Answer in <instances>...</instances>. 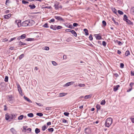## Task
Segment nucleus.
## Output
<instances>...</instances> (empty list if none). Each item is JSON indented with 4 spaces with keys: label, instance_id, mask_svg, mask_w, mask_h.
<instances>
[{
    "label": "nucleus",
    "instance_id": "obj_1",
    "mask_svg": "<svg viewBox=\"0 0 134 134\" xmlns=\"http://www.w3.org/2000/svg\"><path fill=\"white\" fill-rule=\"evenodd\" d=\"M7 99L8 102L11 104L14 102L15 100L14 97L12 94L7 95Z\"/></svg>",
    "mask_w": 134,
    "mask_h": 134
},
{
    "label": "nucleus",
    "instance_id": "obj_2",
    "mask_svg": "<svg viewBox=\"0 0 134 134\" xmlns=\"http://www.w3.org/2000/svg\"><path fill=\"white\" fill-rule=\"evenodd\" d=\"M112 122V119L111 118H108L106 120L105 123V126L109 127Z\"/></svg>",
    "mask_w": 134,
    "mask_h": 134
},
{
    "label": "nucleus",
    "instance_id": "obj_3",
    "mask_svg": "<svg viewBox=\"0 0 134 134\" xmlns=\"http://www.w3.org/2000/svg\"><path fill=\"white\" fill-rule=\"evenodd\" d=\"M28 26H31L35 23L34 21L32 19H29L27 20Z\"/></svg>",
    "mask_w": 134,
    "mask_h": 134
},
{
    "label": "nucleus",
    "instance_id": "obj_4",
    "mask_svg": "<svg viewBox=\"0 0 134 134\" xmlns=\"http://www.w3.org/2000/svg\"><path fill=\"white\" fill-rule=\"evenodd\" d=\"M16 85L17 87L18 90L19 92V93L20 94V95L22 96L23 93L22 91L20 85L18 83H17Z\"/></svg>",
    "mask_w": 134,
    "mask_h": 134
},
{
    "label": "nucleus",
    "instance_id": "obj_5",
    "mask_svg": "<svg viewBox=\"0 0 134 134\" xmlns=\"http://www.w3.org/2000/svg\"><path fill=\"white\" fill-rule=\"evenodd\" d=\"M54 18L55 19L59 21H64V20L60 16H55Z\"/></svg>",
    "mask_w": 134,
    "mask_h": 134
},
{
    "label": "nucleus",
    "instance_id": "obj_6",
    "mask_svg": "<svg viewBox=\"0 0 134 134\" xmlns=\"http://www.w3.org/2000/svg\"><path fill=\"white\" fill-rule=\"evenodd\" d=\"M15 22L17 24L18 27H20L22 26L20 20H16Z\"/></svg>",
    "mask_w": 134,
    "mask_h": 134
},
{
    "label": "nucleus",
    "instance_id": "obj_7",
    "mask_svg": "<svg viewBox=\"0 0 134 134\" xmlns=\"http://www.w3.org/2000/svg\"><path fill=\"white\" fill-rule=\"evenodd\" d=\"M27 20H25L21 23L22 26H28V24L27 23Z\"/></svg>",
    "mask_w": 134,
    "mask_h": 134
},
{
    "label": "nucleus",
    "instance_id": "obj_8",
    "mask_svg": "<svg viewBox=\"0 0 134 134\" xmlns=\"http://www.w3.org/2000/svg\"><path fill=\"white\" fill-rule=\"evenodd\" d=\"M75 82L74 81H71L70 82H69L67 83H66L65 85V86L67 87L71 85H72L74 84L75 83Z\"/></svg>",
    "mask_w": 134,
    "mask_h": 134
},
{
    "label": "nucleus",
    "instance_id": "obj_9",
    "mask_svg": "<svg viewBox=\"0 0 134 134\" xmlns=\"http://www.w3.org/2000/svg\"><path fill=\"white\" fill-rule=\"evenodd\" d=\"M16 116V115L14 114H12L10 115V120L15 119Z\"/></svg>",
    "mask_w": 134,
    "mask_h": 134
},
{
    "label": "nucleus",
    "instance_id": "obj_10",
    "mask_svg": "<svg viewBox=\"0 0 134 134\" xmlns=\"http://www.w3.org/2000/svg\"><path fill=\"white\" fill-rule=\"evenodd\" d=\"M85 132L87 134H90V131L89 129L86 128L85 130Z\"/></svg>",
    "mask_w": 134,
    "mask_h": 134
},
{
    "label": "nucleus",
    "instance_id": "obj_11",
    "mask_svg": "<svg viewBox=\"0 0 134 134\" xmlns=\"http://www.w3.org/2000/svg\"><path fill=\"white\" fill-rule=\"evenodd\" d=\"M59 3L58 2L55 3L54 5V7L56 10H57L59 8Z\"/></svg>",
    "mask_w": 134,
    "mask_h": 134
},
{
    "label": "nucleus",
    "instance_id": "obj_12",
    "mask_svg": "<svg viewBox=\"0 0 134 134\" xmlns=\"http://www.w3.org/2000/svg\"><path fill=\"white\" fill-rule=\"evenodd\" d=\"M4 16L5 19H8L11 17V14H9L7 15H4Z\"/></svg>",
    "mask_w": 134,
    "mask_h": 134
},
{
    "label": "nucleus",
    "instance_id": "obj_13",
    "mask_svg": "<svg viewBox=\"0 0 134 134\" xmlns=\"http://www.w3.org/2000/svg\"><path fill=\"white\" fill-rule=\"evenodd\" d=\"M56 26L57 25H56L54 26L52 25H51L50 27L51 29H52L53 30H57Z\"/></svg>",
    "mask_w": 134,
    "mask_h": 134
},
{
    "label": "nucleus",
    "instance_id": "obj_14",
    "mask_svg": "<svg viewBox=\"0 0 134 134\" xmlns=\"http://www.w3.org/2000/svg\"><path fill=\"white\" fill-rule=\"evenodd\" d=\"M96 107L97 109V113H98V111L100 109V106L99 104H97Z\"/></svg>",
    "mask_w": 134,
    "mask_h": 134
},
{
    "label": "nucleus",
    "instance_id": "obj_15",
    "mask_svg": "<svg viewBox=\"0 0 134 134\" xmlns=\"http://www.w3.org/2000/svg\"><path fill=\"white\" fill-rule=\"evenodd\" d=\"M120 87V86L119 85H117L115 86L114 87V91H117L119 87Z\"/></svg>",
    "mask_w": 134,
    "mask_h": 134
},
{
    "label": "nucleus",
    "instance_id": "obj_16",
    "mask_svg": "<svg viewBox=\"0 0 134 134\" xmlns=\"http://www.w3.org/2000/svg\"><path fill=\"white\" fill-rule=\"evenodd\" d=\"M29 6L30 7L31 9H33L36 8V6L34 4L29 5Z\"/></svg>",
    "mask_w": 134,
    "mask_h": 134
},
{
    "label": "nucleus",
    "instance_id": "obj_17",
    "mask_svg": "<svg viewBox=\"0 0 134 134\" xmlns=\"http://www.w3.org/2000/svg\"><path fill=\"white\" fill-rule=\"evenodd\" d=\"M92 96V95L91 94L87 95L85 96L84 97V98L86 99H87L89 98H90Z\"/></svg>",
    "mask_w": 134,
    "mask_h": 134
},
{
    "label": "nucleus",
    "instance_id": "obj_18",
    "mask_svg": "<svg viewBox=\"0 0 134 134\" xmlns=\"http://www.w3.org/2000/svg\"><path fill=\"white\" fill-rule=\"evenodd\" d=\"M24 98L26 100H27L28 102L29 103H32V102L31 100L29 99L27 97H25V96H24Z\"/></svg>",
    "mask_w": 134,
    "mask_h": 134
},
{
    "label": "nucleus",
    "instance_id": "obj_19",
    "mask_svg": "<svg viewBox=\"0 0 134 134\" xmlns=\"http://www.w3.org/2000/svg\"><path fill=\"white\" fill-rule=\"evenodd\" d=\"M10 131L13 134H15L16 132L15 130L13 128H12L10 129Z\"/></svg>",
    "mask_w": 134,
    "mask_h": 134
},
{
    "label": "nucleus",
    "instance_id": "obj_20",
    "mask_svg": "<svg viewBox=\"0 0 134 134\" xmlns=\"http://www.w3.org/2000/svg\"><path fill=\"white\" fill-rule=\"evenodd\" d=\"M5 119L7 120L9 119H10V115H9L8 114H6L5 115Z\"/></svg>",
    "mask_w": 134,
    "mask_h": 134
},
{
    "label": "nucleus",
    "instance_id": "obj_21",
    "mask_svg": "<svg viewBox=\"0 0 134 134\" xmlns=\"http://www.w3.org/2000/svg\"><path fill=\"white\" fill-rule=\"evenodd\" d=\"M71 32L74 36H77V35L76 33L74 30H72L71 31Z\"/></svg>",
    "mask_w": 134,
    "mask_h": 134
},
{
    "label": "nucleus",
    "instance_id": "obj_22",
    "mask_svg": "<svg viewBox=\"0 0 134 134\" xmlns=\"http://www.w3.org/2000/svg\"><path fill=\"white\" fill-rule=\"evenodd\" d=\"M48 127V126H47L46 125H44V126L42 127V130L44 131Z\"/></svg>",
    "mask_w": 134,
    "mask_h": 134
},
{
    "label": "nucleus",
    "instance_id": "obj_23",
    "mask_svg": "<svg viewBox=\"0 0 134 134\" xmlns=\"http://www.w3.org/2000/svg\"><path fill=\"white\" fill-rule=\"evenodd\" d=\"M97 35L96 36V38L97 40H100L101 39L102 37L99 34L96 35Z\"/></svg>",
    "mask_w": 134,
    "mask_h": 134
},
{
    "label": "nucleus",
    "instance_id": "obj_24",
    "mask_svg": "<svg viewBox=\"0 0 134 134\" xmlns=\"http://www.w3.org/2000/svg\"><path fill=\"white\" fill-rule=\"evenodd\" d=\"M112 20L113 21H114V22L115 24L116 25H119V23L118 22H116L114 18H112Z\"/></svg>",
    "mask_w": 134,
    "mask_h": 134
},
{
    "label": "nucleus",
    "instance_id": "obj_25",
    "mask_svg": "<svg viewBox=\"0 0 134 134\" xmlns=\"http://www.w3.org/2000/svg\"><path fill=\"white\" fill-rule=\"evenodd\" d=\"M35 133L37 134L40 132V130L38 128H36L35 129Z\"/></svg>",
    "mask_w": 134,
    "mask_h": 134
},
{
    "label": "nucleus",
    "instance_id": "obj_26",
    "mask_svg": "<svg viewBox=\"0 0 134 134\" xmlns=\"http://www.w3.org/2000/svg\"><path fill=\"white\" fill-rule=\"evenodd\" d=\"M83 31L85 32L86 35H89L88 30L87 29H84Z\"/></svg>",
    "mask_w": 134,
    "mask_h": 134
},
{
    "label": "nucleus",
    "instance_id": "obj_27",
    "mask_svg": "<svg viewBox=\"0 0 134 134\" xmlns=\"http://www.w3.org/2000/svg\"><path fill=\"white\" fill-rule=\"evenodd\" d=\"M21 39H25L26 37V35L25 34H23L20 36Z\"/></svg>",
    "mask_w": 134,
    "mask_h": 134
},
{
    "label": "nucleus",
    "instance_id": "obj_28",
    "mask_svg": "<svg viewBox=\"0 0 134 134\" xmlns=\"http://www.w3.org/2000/svg\"><path fill=\"white\" fill-rule=\"evenodd\" d=\"M24 117V115H20L18 117V119L19 120H22Z\"/></svg>",
    "mask_w": 134,
    "mask_h": 134
},
{
    "label": "nucleus",
    "instance_id": "obj_29",
    "mask_svg": "<svg viewBox=\"0 0 134 134\" xmlns=\"http://www.w3.org/2000/svg\"><path fill=\"white\" fill-rule=\"evenodd\" d=\"M128 19L127 17L126 16V15L125 14L124 15V18H123V20L124 21H126Z\"/></svg>",
    "mask_w": 134,
    "mask_h": 134
},
{
    "label": "nucleus",
    "instance_id": "obj_30",
    "mask_svg": "<svg viewBox=\"0 0 134 134\" xmlns=\"http://www.w3.org/2000/svg\"><path fill=\"white\" fill-rule=\"evenodd\" d=\"M67 93H61L59 94V96L60 97H62L66 95Z\"/></svg>",
    "mask_w": 134,
    "mask_h": 134
},
{
    "label": "nucleus",
    "instance_id": "obj_31",
    "mask_svg": "<svg viewBox=\"0 0 134 134\" xmlns=\"http://www.w3.org/2000/svg\"><path fill=\"white\" fill-rule=\"evenodd\" d=\"M126 21L129 24L132 25L133 24V23L129 19H127Z\"/></svg>",
    "mask_w": 134,
    "mask_h": 134
},
{
    "label": "nucleus",
    "instance_id": "obj_32",
    "mask_svg": "<svg viewBox=\"0 0 134 134\" xmlns=\"http://www.w3.org/2000/svg\"><path fill=\"white\" fill-rule=\"evenodd\" d=\"M34 116V114L32 113H30L27 114V116L30 117H33Z\"/></svg>",
    "mask_w": 134,
    "mask_h": 134
},
{
    "label": "nucleus",
    "instance_id": "obj_33",
    "mask_svg": "<svg viewBox=\"0 0 134 134\" xmlns=\"http://www.w3.org/2000/svg\"><path fill=\"white\" fill-rule=\"evenodd\" d=\"M131 12L132 14L134 15V7L131 8Z\"/></svg>",
    "mask_w": 134,
    "mask_h": 134
},
{
    "label": "nucleus",
    "instance_id": "obj_34",
    "mask_svg": "<svg viewBox=\"0 0 134 134\" xmlns=\"http://www.w3.org/2000/svg\"><path fill=\"white\" fill-rule=\"evenodd\" d=\"M43 27L46 28H48L49 27V26H48V24L47 23H45L43 25Z\"/></svg>",
    "mask_w": 134,
    "mask_h": 134
},
{
    "label": "nucleus",
    "instance_id": "obj_35",
    "mask_svg": "<svg viewBox=\"0 0 134 134\" xmlns=\"http://www.w3.org/2000/svg\"><path fill=\"white\" fill-rule=\"evenodd\" d=\"M36 115L38 116L41 117L43 116V114L41 113H38L36 114Z\"/></svg>",
    "mask_w": 134,
    "mask_h": 134
},
{
    "label": "nucleus",
    "instance_id": "obj_36",
    "mask_svg": "<svg viewBox=\"0 0 134 134\" xmlns=\"http://www.w3.org/2000/svg\"><path fill=\"white\" fill-rule=\"evenodd\" d=\"M130 54V52L129 50L126 51L125 53V55L126 56H127Z\"/></svg>",
    "mask_w": 134,
    "mask_h": 134
},
{
    "label": "nucleus",
    "instance_id": "obj_37",
    "mask_svg": "<svg viewBox=\"0 0 134 134\" xmlns=\"http://www.w3.org/2000/svg\"><path fill=\"white\" fill-rule=\"evenodd\" d=\"M26 40L27 41H32L34 40V38H27L26 39Z\"/></svg>",
    "mask_w": 134,
    "mask_h": 134
},
{
    "label": "nucleus",
    "instance_id": "obj_38",
    "mask_svg": "<svg viewBox=\"0 0 134 134\" xmlns=\"http://www.w3.org/2000/svg\"><path fill=\"white\" fill-rule=\"evenodd\" d=\"M47 130L48 131L50 132H52L54 131V129L53 128H51L48 129Z\"/></svg>",
    "mask_w": 134,
    "mask_h": 134
},
{
    "label": "nucleus",
    "instance_id": "obj_39",
    "mask_svg": "<svg viewBox=\"0 0 134 134\" xmlns=\"http://www.w3.org/2000/svg\"><path fill=\"white\" fill-rule=\"evenodd\" d=\"M117 42L119 46H121L123 44V43L120 41H118V40L116 41Z\"/></svg>",
    "mask_w": 134,
    "mask_h": 134
},
{
    "label": "nucleus",
    "instance_id": "obj_40",
    "mask_svg": "<svg viewBox=\"0 0 134 134\" xmlns=\"http://www.w3.org/2000/svg\"><path fill=\"white\" fill-rule=\"evenodd\" d=\"M62 27L61 26L59 25H58L56 26V28L57 30H59L62 29Z\"/></svg>",
    "mask_w": 134,
    "mask_h": 134
},
{
    "label": "nucleus",
    "instance_id": "obj_41",
    "mask_svg": "<svg viewBox=\"0 0 134 134\" xmlns=\"http://www.w3.org/2000/svg\"><path fill=\"white\" fill-rule=\"evenodd\" d=\"M22 3L24 4L29 3V2L28 1H26L24 0H22Z\"/></svg>",
    "mask_w": 134,
    "mask_h": 134
},
{
    "label": "nucleus",
    "instance_id": "obj_42",
    "mask_svg": "<svg viewBox=\"0 0 134 134\" xmlns=\"http://www.w3.org/2000/svg\"><path fill=\"white\" fill-rule=\"evenodd\" d=\"M105 100H103L101 101L100 102V104L102 105H104L105 104Z\"/></svg>",
    "mask_w": 134,
    "mask_h": 134
},
{
    "label": "nucleus",
    "instance_id": "obj_43",
    "mask_svg": "<svg viewBox=\"0 0 134 134\" xmlns=\"http://www.w3.org/2000/svg\"><path fill=\"white\" fill-rule=\"evenodd\" d=\"M103 25L104 26H105L106 25V23L104 20H103L102 22Z\"/></svg>",
    "mask_w": 134,
    "mask_h": 134
},
{
    "label": "nucleus",
    "instance_id": "obj_44",
    "mask_svg": "<svg viewBox=\"0 0 134 134\" xmlns=\"http://www.w3.org/2000/svg\"><path fill=\"white\" fill-rule=\"evenodd\" d=\"M64 114L66 116H68L69 114V113L67 112H64Z\"/></svg>",
    "mask_w": 134,
    "mask_h": 134
},
{
    "label": "nucleus",
    "instance_id": "obj_45",
    "mask_svg": "<svg viewBox=\"0 0 134 134\" xmlns=\"http://www.w3.org/2000/svg\"><path fill=\"white\" fill-rule=\"evenodd\" d=\"M118 13L121 15H122L124 14L123 12L120 10H118Z\"/></svg>",
    "mask_w": 134,
    "mask_h": 134
},
{
    "label": "nucleus",
    "instance_id": "obj_46",
    "mask_svg": "<svg viewBox=\"0 0 134 134\" xmlns=\"http://www.w3.org/2000/svg\"><path fill=\"white\" fill-rule=\"evenodd\" d=\"M112 10L114 13L116 14V10L115 8H113Z\"/></svg>",
    "mask_w": 134,
    "mask_h": 134
},
{
    "label": "nucleus",
    "instance_id": "obj_47",
    "mask_svg": "<svg viewBox=\"0 0 134 134\" xmlns=\"http://www.w3.org/2000/svg\"><path fill=\"white\" fill-rule=\"evenodd\" d=\"M8 76H6L4 79V81L5 82H7L8 81Z\"/></svg>",
    "mask_w": 134,
    "mask_h": 134
},
{
    "label": "nucleus",
    "instance_id": "obj_48",
    "mask_svg": "<svg viewBox=\"0 0 134 134\" xmlns=\"http://www.w3.org/2000/svg\"><path fill=\"white\" fill-rule=\"evenodd\" d=\"M27 126H24L23 127V130H25V132H26V130H27L26 128H27Z\"/></svg>",
    "mask_w": 134,
    "mask_h": 134
},
{
    "label": "nucleus",
    "instance_id": "obj_49",
    "mask_svg": "<svg viewBox=\"0 0 134 134\" xmlns=\"http://www.w3.org/2000/svg\"><path fill=\"white\" fill-rule=\"evenodd\" d=\"M24 56V54H22L19 56V59H21Z\"/></svg>",
    "mask_w": 134,
    "mask_h": 134
},
{
    "label": "nucleus",
    "instance_id": "obj_50",
    "mask_svg": "<svg viewBox=\"0 0 134 134\" xmlns=\"http://www.w3.org/2000/svg\"><path fill=\"white\" fill-rule=\"evenodd\" d=\"M18 45L19 46L22 47V46L23 45V42L21 41L19 42Z\"/></svg>",
    "mask_w": 134,
    "mask_h": 134
},
{
    "label": "nucleus",
    "instance_id": "obj_51",
    "mask_svg": "<svg viewBox=\"0 0 134 134\" xmlns=\"http://www.w3.org/2000/svg\"><path fill=\"white\" fill-rule=\"evenodd\" d=\"M89 38L90 41H92L93 40V37H92V35L91 34H90L89 36Z\"/></svg>",
    "mask_w": 134,
    "mask_h": 134
},
{
    "label": "nucleus",
    "instance_id": "obj_52",
    "mask_svg": "<svg viewBox=\"0 0 134 134\" xmlns=\"http://www.w3.org/2000/svg\"><path fill=\"white\" fill-rule=\"evenodd\" d=\"M16 39V37H14L13 38H11L10 39V40H9V42H10L14 40L15 39Z\"/></svg>",
    "mask_w": 134,
    "mask_h": 134
},
{
    "label": "nucleus",
    "instance_id": "obj_53",
    "mask_svg": "<svg viewBox=\"0 0 134 134\" xmlns=\"http://www.w3.org/2000/svg\"><path fill=\"white\" fill-rule=\"evenodd\" d=\"M85 85L84 84H80L78 85V86L80 87H84Z\"/></svg>",
    "mask_w": 134,
    "mask_h": 134
},
{
    "label": "nucleus",
    "instance_id": "obj_54",
    "mask_svg": "<svg viewBox=\"0 0 134 134\" xmlns=\"http://www.w3.org/2000/svg\"><path fill=\"white\" fill-rule=\"evenodd\" d=\"M55 20L54 19H52L49 21V23H51V22H53Z\"/></svg>",
    "mask_w": 134,
    "mask_h": 134
},
{
    "label": "nucleus",
    "instance_id": "obj_55",
    "mask_svg": "<svg viewBox=\"0 0 134 134\" xmlns=\"http://www.w3.org/2000/svg\"><path fill=\"white\" fill-rule=\"evenodd\" d=\"M106 43L105 41H103L102 42V44L104 47L106 45Z\"/></svg>",
    "mask_w": 134,
    "mask_h": 134
},
{
    "label": "nucleus",
    "instance_id": "obj_56",
    "mask_svg": "<svg viewBox=\"0 0 134 134\" xmlns=\"http://www.w3.org/2000/svg\"><path fill=\"white\" fill-rule=\"evenodd\" d=\"M73 26L76 27L78 26V24L77 23H74L73 24Z\"/></svg>",
    "mask_w": 134,
    "mask_h": 134
},
{
    "label": "nucleus",
    "instance_id": "obj_57",
    "mask_svg": "<svg viewBox=\"0 0 134 134\" xmlns=\"http://www.w3.org/2000/svg\"><path fill=\"white\" fill-rule=\"evenodd\" d=\"M52 64L54 66H56L57 65V63L54 61H52Z\"/></svg>",
    "mask_w": 134,
    "mask_h": 134
},
{
    "label": "nucleus",
    "instance_id": "obj_58",
    "mask_svg": "<svg viewBox=\"0 0 134 134\" xmlns=\"http://www.w3.org/2000/svg\"><path fill=\"white\" fill-rule=\"evenodd\" d=\"M124 66V64L122 63H121L120 64V67L121 68H123Z\"/></svg>",
    "mask_w": 134,
    "mask_h": 134
},
{
    "label": "nucleus",
    "instance_id": "obj_59",
    "mask_svg": "<svg viewBox=\"0 0 134 134\" xmlns=\"http://www.w3.org/2000/svg\"><path fill=\"white\" fill-rule=\"evenodd\" d=\"M62 121L64 123H66L67 122H68V121L67 120H66L64 119H63L62 120Z\"/></svg>",
    "mask_w": 134,
    "mask_h": 134
},
{
    "label": "nucleus",
    "instance_id": "obj_60",
    "mask_svg": "<svg viewBox=\"0 0 134 134\" xmlns=\"http://www.w3.org/2000/svg\"><path fill=\"white\" fill-rule=\"evenodd\" d=\"M44 49L46 50H48L49 49V47L48 46H45Z\"/></svg>",
    "mask_w": 134,
    "mask_h": 134
},
{
    "label": "nucleus",
    "instance_id": "obj_61",
    "mask_svg": "<svg viewBox=\"0 0 134 134\" xmlns=\"http://www.w3.org/2000/svg\"><path fill=\"white\" fill-rule=\"evenodd\" d=\"M68 27L70 29H73L74 28L72 25H70Z\"/></svg>",
    "mask_w": 134,
    "mask_h": 134
},
{
    "label": "nucleus",
    "instance_id": "obj_62",
    "mask_svg": "<svg viewBox=\"0 0 134 134\" xmlns=\"http://www.w3.org/2000/svg\"><path fill=\"white\" fill-rule=\"evenodd\" d=\"M134 83L132 82L130 83V87L132 88V86L133 85Z\"/></svg>",
    "mask_w": 134,
    "mask_h": 134
},
{
    "label": "nucleus",
    "instance_id": "obj_63",
    "mask_svg": "<svg viewBox=\"0 0 134 134\" xmlns=\"http://www.w3.org/2000/svg\"><path fill=\"white\" fill-rule=\"evenodd\" d=\"M51 107H47L45 109L46 110H51Z\"/></svg>",
    "mask_w": 134,
    "mask_h": 134
},
{
    "label": "nucleus",
    "instance_id": "obj_64",
    "mask_svg": "<svg viewBox=\"0 0 134 134\" xmlns=\"http://www.w3.org/2000/svg\"><path fill=\"white\" fill-rule=\"evenodd\" d=\"M130 119H131V122L134 123V118H130Z\"/></svg>",
    "mask_w": 134,
    "mask_h": 134
}]
</instances>
